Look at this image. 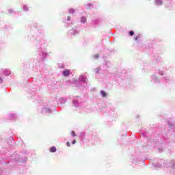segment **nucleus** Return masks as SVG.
<instances>
[{
	"instance_id": "9b49d317",
	"label": "nucleus",
	"mask_w": 175,
	"mask_h": 175,
	"mask_svg": "<svg viewBox=\"0 0 175 175\" xmlns=\"http://www.w3.org/2000/svg\"><path fill=\"white\" fill-rule=\"evenodd\" d=\"M3 81V80L1 79V78H0V83H2Z\"/></svg>"
},
{
	"instance_id": "ddd939ff",
	"label": "nucleus",
	"mask_w": 175,
	"mask_h": 175,
	"mask_svg": "<svg viewBox=\"0 0 175 175\" xmlns=\"http://www.w3.org/2000/svg\"><path fill=\"white\" fill-rule=\"evenodd\" d=\"M68 20H70V18L68 17Z\"/></svg>"
},
{
	"instance_id": "f8f14e48",
	"label": "nucleus",
	"mask_w": 175,
	"mask_h": 175,
	"mask_svg": "<svg viewBox=\"0 0 175 175\" xmlns=\"http://www.w3.org/2000/svg\"><path fill=\"white\" fill-rule=\"evenodd\" d=\"M70 13H73V10H70Z\"/></svg>"
},
{
	"instance_id": "423d86ee",
	"label": "nucleus",
	"mask_w": 175,
	"mask_h": 175,
	"mask_svg": "<svg viewBox=\"0 0 175 175\" xmlns=\"http://www.w3.org/2000/svg\"><path fill=\"white\" fill-rule=\"evenodd\" d=\"M140 38H141L140 35L138 36L137 37H136V36L134 37L135 40H136V41L139 40V39H140Z\"/></svg>"
},
{
	"instance_id": "1a4fd4ad",
	"label": "nucleus",
	"mask_w": 175,
	"mask_h": 175,
	"mask_svg": "<svg viewBox=\"0 0 175 175\" xmlns=\"http://www.w3.org/2000/svg\"><path fill=\"white\" fill-rule=\"evenodd\" d=\"M72 144H76V140L72 141Z\"/></svg>"
},
{
	"instance_id": "0eeeda50",
	"label": "nucleus",
	"mask_w": 175,
	"mask_h": 175,
	"mask_svg": "<svg viewBox=\"0 0 175 175\" xmlns=\"http://www.w3.org/2000/svg\"><path fill=\"white\" fill-rule=\"evenodd\" d=\"M71 135L73 137H75V136H76V134L75 133V131H72L71 132Z\"/></svg>"
},
{
	"instance_id": "f257e3e1",
	"label": "nucleus",
	"mask_w": 175,
	"mask_h": 175,
	"mask_svg": "<svg viewBox=\"0 0 175 175\" xmlns=\"http://www.w3.org/2000/svg\"><path fill=\"white\" fill-rule=\"evenodd\" d=\"M70 75V70H65L63 72V75L64 76V77H68V76H69Z\"/></svg>"
},
{
	"instance_id": "20e7f679",
	"label": "nucleus",
	"mask_w": 175,
	"mask_h": 175,
	"mask_svg": "<svg viewBox=\"0 0 175 175\" xmlns=\"http://www.w3.org/2000/svg\"><path fill=\"white\" fill-rule=\"evenodd\" d=\"M100 94H101V95H102V96H103V98H105V97L106 96V95H107L106 92H105V91H103V90H102V91L100 92Z\"/></svg>"
},
{
	"instance_id": "6e6552de",
	"label": "nucleus",
	"mask_w": 175,
	"mask_h": 175,
	"mask_svg": "<svg viewBox=\"0 0 175 175\" xmlns=\"http://www.w3.org/2000/svg\"><path fill=\"white\" fill-rule=\"evenodd\" d=\"M66 145L68 146V147H70V143L67 142V143H66Z\"/></svg>"
},
{
	"instance_id": "7ed1b4c3",
	"label": "nucleus",
	"mask_w": 175,
	"mask_h": 175,
	"mask_svg": "<svg viewBox=\"0 0 175 175\" xmlns=\"http://www.w3.org/2000/svg\"><path fill=\"white\" fill-rule=\"evenodd\" d=\"M50 152H55L57 151V148L55 146H52L50 149Z\"/></svg>"
},
{
	"instance_id": "39448f33",
	"label": "nucleus",
	"mask_w": 175,
	"mask_h": 175,
	"mask_svg": "<svg viewBox=\"0 0 175 175\" xmlns=\"http://www.w3.org/2000/svg\"><path fill=\"white\" fill-rule=\"evenodd\" d=\"M133 35H135V32H133V31H129V36H133Z\"/></svg>"
},
{
	"instance_id": "9d476101",
	"label": "nucleus",
	"mask_w": 175,
	"mask_h": 175,
	"mask_svg": "<svg viewBox=\"0 0 175 175\" xmlns=\"http://www.w3.org/2000/svg\"><path fill=\"white\" fill-rule=\"evenodd\" d=\"M24 10H28V8H27V7H24Z\"/></svg>"
},
{
	"instance_id": "f03ea898",
	"label": "nucleus",
	"mask_w": 175,
	"mask_h": 175,
	"mask_svg": "<svg viewBox=\"0 0 175 175\" xmlns=\"http://www.w3.org/2000/svg\"><path fill=\"white\" fill-rule=\"evenodd\" d=\"M81 21L83 24H85V23H87V18L82 16L81 18Z\"/></svg>"
}]
</instances>
